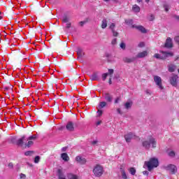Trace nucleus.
<instances>
[{
  "mask_svg": "<svg viewBox=\"0 0 179 179\" xmlns=\"http://www.w3.org/2000/svg\"><path fill=\"white\" fill-rule=\"evenodd\" d=\"M122 178L127 179L128 177L127 176V173H125V171H122Z\"/></svg>",
  "mask_w": 179,
  "mask_h": 179,
  "instance_id": "nucleus-32",
  "label": "nucleus"
},
{
  "mask_svg": "<svg viewBox=\"0 0 179 179\" xmlns=\"http://www.w3.org/2000/svg\"><path fill=\"white\" fill-rule=\"evenodd\" d=\"M157 142L153 137H150L148 140L143 142V146L145 149H150V146L155 149L156 148Z\"/></svg>",
  "mask_w": 179,
  "mask_h": 179,
  "instance_id": "nucleus-2",
  "label": "nucleus"
},
{
  "mask_svg": "<svg viewBox=\"0 0 179 179\" xmlns=\"http://www.w3.org/2000/svg\"><path fill=\"white\" fill-rule=\"evenodd\" d=\"M164 47H166V48H173V41H171V38H168L166 39Z\"/></svg>",
  "mask_w": 179,
  "mask_h": 179,
  "instance_id": "nucleus-10",
  "label": "nucleus"
},
{
  "mask_svg": "<svg viewBox=\"0 0 179 179\" xmlns=\"http://www.w3.org/2000/svg\"><path fill=\"white\" fill-rule=\"evenodd\" d=\"M115 1L118 3V2H120V0H115Z\"/></svg>",
  "mask_w": 179,
  "mask_h": 179,
  "instance_id": "nucleus-59",
  "label": "nucleus"
},
{
  "mask_svg": "<svg viewBox=\"0 0 179 179\" xmlns=\"http://www.w3.org/2000/svg\"><path fill=\"white\" fill-rule=\"evenodd\" d=\"M138 47H139V48H142L143 47H145V43L141 42L140 43H138Z\"/></svg>",
  "mask_w": 179,
  "mask_h": 179,
  "instance_id": "nucleus-42",
  "label": "nucleus"
},
{
  "mask_svg": "<svg viewBox=\"0 0 179 179\" xmlns=\"http://www.w3.org/2000/svg\"><path fill=\"white\" fill-rule=\"evenodd\" d=\"M138 3H141L142 2V0H137Z\"/></svg>",
  "mask_w": 179,
  "mask_h": 179,
  "instance_id": "nucleus-57",
  "label": "nucleus"
},
{
  "mask_svg": "<svg viewBox=\"0 0 179 179\" xmlns=\"http://www.w3.org/2000/svg\"><path fill=\"white\" fill-rule=\"evenodd\" d=\"M117 112L118 114H120V115H122V112L121 111V109H120V108H117Z\"/></svg>",
  "mask_w": 179,
  "mask_h": 179,
  "instance_id": "nucleus-50",
  "label": "nucleus"
},
{
  "mask_svg": "<svg viewBox=\"0 0 179 179\" xmlns=\"http://www.w3.org/2000/svg\"><path fill=\"white\" fill-rule=\"evenodd\" d=\"M100 124H101V121H99L96 122V125H100Z\"/></svg>",
  "mask_w": 179,
  "mask_h": 179,
  "instance_id": "nucleus-54",
  "label": "nucleus"
},
{
  "mask_svg": "<svg viewBox=\"0 0 179 179\" xmlns=\"http://www.w3.org/2000/svg\"><path fill=\"white\" fill-rule=\"evenodd\" d=\"M28 141H29L27 142V143H25L26 148H30V146H32V145L34 143L31 140H28Z\"/></svg>",
  "mask_w": 179,
  "mask_h": 179,
  "instance_id": "nucleus-29",
  "label": "nucleus"
},
{
  "mask_svg": "<svg viewBox=\"0 0 179 179\" xmlns=\"http://www.w3.org/2000/svg\"><path fill=\"white\" fill-rule=\"evenodd\" d=\"M63 23H68L69 22V17L66 15H64L62 19Z\"/></svg>",
  "mask_w": 179,
  "mask_h": 179,
  "instance_id": "nucleus-26",
  "label": "nucleus"
},
{
  "mask_svg": "<svg viewBox=\"0 0 179 179\" xmlns=\"http://www.w3.org/2000/svg\"><path fill=\"white\" fill-rule=\"evenodd\" d=\"M148 20H150V22L155 20V15H150V17H148Z\"/></svg>",
  "mask_w": 179,
  "mask_h": 179,
  "instance_id": "nucleus-40",
  "label": "nucleus"
},
{
  "mask_svg": "<svg viewBox=\"0 0 179 179\" xmlns=\"http://www.w3.org/2000/svg\"><path fill=\"white\" fill-rule=\"evenodd\" d=\"M103 97L108 103H111V101H113V95L110 94L109 93H106Z\"/></svg>",
  "mask_w": 179,
  "mask_h": 179,
  "instance_id": "nucleus-12",
  "label": "nucleus"
},
{
  "mask_svg": "<svg viewBox=\"0 0 179 179\" xmlns=\"http://www.w3.org/2000/svg\"><path fill=\"white\" fill-rule=\"evenodd\" d=\"M103 167L100 165H96L93 170L95 177H101L103 176Z\"/></svg>",
  "mask_w": 179,
  "mask_h": 179,
  "instance_id": "nucleus-4",
  "label": "nucleus"
},
{
  "mask_svg": "<svg viewBox=\"0 0 179 179\" xmlns=\"http://www.w3.org/2000/svg\"><path fill=\"white\" fill-rule=\"evenodd\" d=\"M132 10L135 13H139V12H141V7H139L138 5L135 4L132 7Z\"/></svg>",
  "mask_w": 179,
  "mask_h": 179,
  "instance_id": "nucleus-18",
  "label": "nucleus"
},
{
  "mask_svg": "<svg viewBox=\"0 0 179 179\" xmlns=\"http://www.w3.org/2000/svg\"><path fill=\"white\" fill-rule=\"evenodd\" d=\"M86 23V21H81L79 22L80 26H83Z\"/></svg>",
  "mask_w": 179,
  "mask_h": 179,
  "instance_id": "nucleus-49",
  "label": "nucleus"
},
{
  "mask_svg": "<svg viewBox=\"0 0 179 179\" xmlns=\"http://www.w3.org/2000/svg\"><path fill=\"white\" fill-rule=\"evenodd\" d=\"M59 179H66L65 177H64L62 173H61V170H59Z\"/></svg>",
  "mask_w": 179,
  "mask_h": 179,
  "instance_id": "nucleus-36",
  "label": "nucleus"
},
{
  "mask_svg": "<svg viewBox=\"0 0 179 179\" xmlns=\"http://www.w3.org/2000/svg\"><path fill=\"white\" fill-rule=\"evenodd\" d=\"M112 44L113 45H115V44H117V39L116 38H115L113 41H112Z\"/></svg>",
  "mask_w": 179,
  "mask_h": 179,
  "instance_id": "nucleus-47",
  "label": "nucleus"
},
{
  "mask_svg": "<svg viewBox=\"0 0 179 179\" xmlns=\"http://www.w3.org/2000/svg\"><path fill=\"white\" fill-rule=\"evenodd\" d=\"M143 174L144 176H149V171H143Z\"/></svg>",
  "mask_w": 179,
  "mask_h": 179,
  "instance_id": "nucleus-48",
  "label": "nucleus"
},
{
  "mask_svg": "<svg viewBox=\"0 0 179 179\" xmlns=\"http://www.w3.org/2000/svg\"><path fill=\"white\" fill-rule=\"evenodd\" d=\"M65 150H66V148H62V151H63V152H65Z\"/></svg>",
  "mask_w": 179,
  "mask_h": 179,
  "instance_id": "nucleus-56",
  "label": "nucleus"
},
{
  "mask_svg": "<svg viewBox=\"0 0 179 179\" xmlns=\"http://www.w3.org/2000/svg\"><path fill=\"white\" fill-rule=\"evenodd\" d=\"M8 167H9L10 169H13V163H9V164H8Z\"/></svg>",
  "mask_w": 179,
  "mask_h": 179,
  "instance_id": "nucleus-51",
  "label": "nucleus"
},
{
  "mask_svg": "<svg viewBox=\"0 0 179 179\" xmlns=\"http://www.w3.org/2000/svg\"><path fill=\"white\" fill-rule=\"evenodd\" d=\"M147 166L148 171H152L153 169L159 166V159L157 158H151L148 162H145L144 167Z\"/></svg>",
  "mask_w": 179,
  "mask_h": 179,
  "instance_id": "nucleus-1",
  "label": "nucleus"
},
{
  "mask_svg": "<svg viewBox=\"0 0 179 179\" xmlns=\"http://www.w3.org/2000/svg\"><path fill=\"white\" fill-rule=\"evenodd\" d=\"M77 55H78V59L82 58L85 55V53H83V50L80 48H77Z\"/></svg>",
  "mask_w": 179,
  "mask_h": 179,
  "instance_id": "nucleus-16",
  "label": "nucleus"
},
{
  "mask_svg": "<svg viewBox=\"0 0 179 179\" xmlns=\"http://www.w3.org/2000/svg\"><path fill=\"white\" fill-rule=\"evenodd\" d=\"M61 157L64 162H69V156L66 153H62Z\"/></svg>",
  "mask_w": 179,
  "mask_h": 179,
  "instance_id": "nucleus-19",
  "label": "nucleus"
},
{
  "mask_svg": "<svg viewBox=\"0 0 179 179\" xmlns=\"http://www.w3.org/2000/svg\"><path fill=\"white\" fill-rule=\"evenodd\" d=\"M71 27V23H67L66 24V29H70Z\"/></svg>",
  "mask_w": 179,
  "mask_h": 179,
  "instance_id": "nucleus-52",
  "label": "nucleus"
},
{
  "mask_svg": "<svg viewBox=\"0 0 179 179\" xmlns=\"http://www.w3.org/2000/svg\"><path fill=\"white\" fill-rule=\"evenodd\" d=\"M129 171L131 176H135V174H136V169H135V168H130Z\"/></svg>",
  "mask_w": 179,
  "mask_h": 179,
  "instance_id": "nucleus-28",
  "label": "nucleus"
},
{
  "mask_svg": "<svg viewBox=\"0 0 179 179\" xmlns=\"http://www.w3.org/2000/svg\"><path fill=\"white\" fill-rule=\"evenodd\" d=\"M147 56H148V51L145 50L139 52L137 55V58H145V57H147Z\"/></svg>",
  "mask_w": 179,
  "mask_h": 179,
  "instance_id": "nucleus-17",
  "label": "nucleus"
},
{
  "mask_svg": "<svg viewBox=\"0 0 179 179\" xmlns=\"http://www.w3.org/2000/svg\"><path fill=\"white\" fill-rule=\"evenodd\" d=\"M20 179H26V176L24 173H20Z\"/></svg>",
  "mask_w": 179,
  "mask_h": 179,
  "instance_id": "nucleus-46",
  "label": "nucleus"
},
{
  "mask_svg": "<svg viewBox=\"0 0 179 179\" xmlns=\"http://www.w3.org/2000/svg\"><path fill=\"white\" fill-rule=\"evenodd\" d=\"M108 73V75H109L110 78H113V75L114 73V70L113 69H108V73Z\"/></svg>",
  "mask_w": 179,
  "mask_h": 179,
  "instance_id": "nucleus-31",
  "label": "nucleus"
},
{
  "mask_svg": "<svg viewBox=\"0 0 179 179\" xmlns=\"http://www.w3.org/2000/svg\"><path fill=\"white\" fill-rule=\"evenodd\" d=\"M24 141H27V140L26 139V136H23L21 138H19L17 141V145L18 146H22L23 145V143H24Z\"/></svg>",
  "mask_w": 179,
  "mask_h": 179,
  "instance_id": "nucleus-15",
  "label": "nucleus"
},
{
  "mask_svg": "<svg viewBox=\"0 0 179 179\" xmlns=\"http://www.w3.org/2000/svg\"><path fill=\"white\" fill-rule=\"evenodd\" d=\"M178 73H179V69H178Z\"/></svg>",
  "mask_w": 179,
  "mask_h": 179,
  "instance_id": "nucleus-62",
  "label": "nucleus"
},
{
  "mask_svg": "<svg viewBox=\"0 0 179 179\" xmlns=\"http://www.w3.org/2000/svg\"><path fill=\"white\" fill-rule=\"evenodd\" d=\"M169 156L171 157H174L176 156V152L174 151L171 150L168 152Z\"/></svg>",
  "mask_w": 179,
  "mask_h": 179,
  "instance_id": "nucleus-33",
  "label": "nucleus"
},
{
  "mask_svg": "<svg viewBox=\"0 0 179 179\" xmlns=\"http://www.w3.org/2000/svg\"><path fill=\"white\" fill-rule=\"evenodd\" d=\"M112 81H111V77L109 78V85H111Z\"/></svg>",
  "mask_w": 179,
  "mask_h": 179,
  "instance_id": "nucleus-55",
  "label": "nucleus"
},
{
  "mask_svg": "<svg viewBox=\"0 0 179 179\" xmlns=\"http://www.w3.org/2000/svg\"><path fill=\"white\" fill-rule=\"evenodd\" d=\"M159 52L160 54H155L154 58H157V59H167V58L173 57L172 52H164L163 50H161Z\"/></svg>",
  "mask_w": 179,
  "mask_h": 179,
  "instance_id": "nucleus-3",
  "label": "nucleus"
},
{
  "mask_svg": "<svg viewBox=\"0 0 179 179\" xmlns=\"http://www.w3.org/2000/svg\"><path fill=\"white\" fill-rule=\"evenodd\" d=\"M0 19H2V17H0Z\"/></svg>",
  "mask_w": 179,
  "mask_h": 179,
  "instance_id": "nucleus-63",
  "label": "nucleus"
},
{
  "mask_svg": "<svg viewBox=\"0 0 179 179\" xmlns=\"http://www.w3.org/2000/svg\"><path fill=\"white\" fill-rule=\"evenodd\" d=\"M164 8L166 12H169V9H170V5L167 3L164 4Z\"/></svg>",
  "mask_w": 179,
  "mask_h": 179,
  "instance_id": "nucleus-30",
  "label": "nucleus"
},
{
  "mask_svg": "<svg viewBox=\"0 0 179 179\" xmlns=\"http://www.w3.org/2000/svg\"><path fill=\"white\" fill-rule=\"evenodd\" d=\"M92 145H96V144H97V141L95 140V141H92Z\"/></svg>",
  "mask_w": 179,
  "mask_h": 179,
  "instance_id": "nucleus-53",
  "label": "nucleus"
},
{
  "mask_svg": "<svg viewBox=\"0 0 179 179\" xmlns=\"http://www.w3.org/2000/svg\"><path fill=\"white\" fill-rule=\"evenodd\" d=\"M154 82L155 85H157V87L160 89V90H163L164 87H163V85L162 83V78L159 76H154Z\"/></svg>",
  "mask_w": 179,
  "mask_h": 179,
  "instance_id": "nucleus-5",
  "label": "nucleus"
},
{
  "mask_svg": "<svg viewBox=\"0 0 179 179\" xmlns=\"http://www.w3.org/2000/svg\"><path fill=\"white\" fill-rule=\"evenodd\" d=\"M109 28L110 29L111 31L114 30V29L115 28V24L111 23V24H110Z\"/></svg>",
  "mask_w": 179,
  "mask_h": 179,
  "instance_id": "nucleus-39",
  "label": "nucleus"
},
{
  "mask_svg": "<svg viewBox=\"0 0 179 179\" xmlns=\"http://www.w3.org/2000/svg\"><path fill=\"white\" fill-rule=\"evenodd\" d=\"M124 138L126 142H127V143H129L131 139H138V136H136L135 134L132 133H129L124 135Z\"/></svg>",
  "mask_w": 179,
  "mask_h": 179,
  "instance_id": "nucleus-6",
  "label": "nucleus"
},
{
  "mask_svg": "<svg viewBox=\"0 0 179 179\" xmlns=\"http://www.w3.org/2000/svg\"><path fill=\"white\" fill-rule=\"evenodd\" d=\"M107 27V20L103 19L102 20V24H101V29H106Z\"/></svg>",
  "mask_w": 179,
  "mask_h": 179,
  "instance_id": "nucleus-25",
  "label": "nucleus"
},
{
  "mask_svg": "<svg viewBox=\"0 0 179 179\" xmlns=\"http://www.w3.org/2000/svg\"><path fill=\"white\" fill-rule=\"evenodd\" d=\"M178 77L177 75H173L172 76L170 77V83L172 85V86H177V79Z\"/></svg>",
  "mask_w": 179,
  "mask_h": 179,
  "instance_id": "nucleus-8",
  "label": "nucleus"
},
{
  "mask_svg": "<svg viewBox=\"0 0 179 179\" xmlns=\"http://www.w3.org/2000/svg\"><path fill=\"white\" fill-rule=\"evenodd\" d=\"M103 1H105V2H108V0H103Z\"/></svg>",
  "mask_w": 179,
  "mask_h": 179,
  "instance_id": "nucleus-60",
  "label": "nucleus"
},
{
  "mask_svg": "<svg viewBox=\"0 0 179 179\" xmlns=\"http://www.w3.org/2000/svg\"><path fill=\"white\" fill-rule=\"evenodd\" d=\"M124 62H127V64H129L131 62H134V58H128V57H124L123 59Z\"/></svg>",
  "mask_w": 179,
  "mask_h": 179,
  "instance_id": "nucleus-24",
  "label": "nucleus"
},
{
  "mask_svg": "<svg viewBox=\"0 0 179 179\" xmlns=\"http://www.w3.org/2000/svg\"><path fill=\"white\" fill-rule=\"evenodd\" d=\"M76 160L77 162H78L80 164H85L86 163V159L83 158L80 156H77L76 158Z\"/></svg>",
  "mask_w": 179,
  "mask_h": 179,
  "instance_id": "nucleus-14",
  "label": "nucleus"
},
{
  "mask_svg": "<svg viewBox=\"0 0 179 179\" xmlns=\"http://www.w3.org/2000/svg\"><path fill=\"white\" fill-rule=\"evenodd\" d=\"M67 178H69V179H79V176H78V175H75L73 173H68Z\"/></svg>",
  "mask_w": 179,
  "mask_h": 179,
  "instance_id": "nucleus-20",
  "label": "nucleus"
},
{
  "mask_svg": "<svg viewBox=\"0 0 179 179\" xmlns=\"http://www.w3.org/2000/svg\"><path fill=\"white\" fill-rule=\"evenodd\" d=\"M166 170H169L172 174L177 173V166L173 164H169L166 167Z\"/></svg>",
  "mask_w": 179,
  "mask_h": 179,
  "instance_id": "nucleus-7",
  "label": "nucleus"
},
{
  "mask_svg": "<svg viewBox=\"0 0 179 179\" xmlns=\"http://www.w3.org/2000/svg\"><path fill=\"white\" fill-rule=\"evenodd\" d=\"M108 76V73H103L102 74V80L104 81L106 80V79H107V77Z\"/></svg>",
  "mask_w": 179,
  "mask_h": 179,
  "instance_id": "nucleus-35",
  "label": "nucleus"
},
{
  "mask_svg": "<svg viewBox=\"0 0 179 179\" xmlns=\"http://www.w3.org/2000/svg\"><path fill=\"white\" fill-rule=\"evenodd\" d=\"M90 80H100V77L99 76V73L97 72H95L94 73H92L91 76H90Z\"/></svg>",
  "mask_w": 179,
  "mask_h": 179,
  "instance_id": "nucleus-11",
  "label": "nucleus"
},
{
  "mask_svg": "<svg viewBox=\"0 0 179 179\" xmlns=\"http://www.w3.org/2000/svg\"><path fill=\"white\" fill-rule=\"evenodd\" d=\"M106 106H107V102H106V101L100 102L99 105L98 106V108L99 110H101V108H104V107H106Z\"/></svg>",
  "mask_w": 179,
  "mask_h": 179,
  "instance_id": "nucleus-22",
  "label": "nucleus"
},
{
  "mask_svg": "<svg viewBox=\"0 0 179 179\" xmlns=\"http://www.w3.org/2000/svg\"><path fill=\"white\" fill-rule=\"evenodd\" d=\"M40 162V156L35 157L34 163L37 164Z\"/></svg>",
  "mask_w": 179,
  "mask_h": 179,
  "instance_id": "nucleus-38",
  "label": "nucleus"
},
{
  "mask_svg": "<svg viewBox=\"0 0 179 179\" xmlns=\"http://www.w3.org/2000/svg\"><path fill=\"white\" fill-rule=\"evenodd\" d=\"M37 139L36 135H32L30 136L28 138H27V141H36Z\"/></svg>",
  "mask_w": 179,
  "mask_h": 179,
  "instance_id": "nucleus-27",
  "label": "nucleus"
},
{
  "mask_svg": "<svg viewBox=\"0 0 179 179\" xmlns=\"http://www.w3.org/2000/svg\"><path fill=\"white\" fill-rule=\"evenodd\" d=\"M112 33L114 36V37H117V36H118V32L115 31V30H112Z\"/></svg>",
  "mask_w": 179,
  "mask_h": 179,
  "instance_id": "nucleus-44",
  "label": "nucleus"
},
{
  "mask_svg": "<svg viewBox=\"0 0 179 179\" xmlns=\"http://www.w3.org/2000/svg\"><path fill=\"white\" fill-rule=\"evenodd\" d=\"M132 107V101H127L124 104V108L128 110Z\"/></svg>",
  "mask_w": 179,
  "mask_h": 179,
  "instance_id": "nucleus-23",
  "label": "nucleus"
},
{
  "mask_svg": "<svg viewBox=\"0 0 179 179\" xmlns=\"http://www.w3.org/2000/svg\"><path fill=\"white\" fill-rule=\"evenodd\" d=\"M120 100H121V99H120V97L116 98L115 100V103L118 104V103H120Z\"/></svg>",
  "mask_w": 179,
  "mask_h": 179,
  "instance_id": "nucleus-45",
  "label": "nucleus"
},
{
  "mask_svg": "<svg viewBox=\"0 0 179 179\" xmlns=\"http://www.w3.org/2000/svg\"><path fill=\"white\" fill-rule=\"evenodd\" d=\"M66 129H67V131H74L75 127H73V123L72 122H69L66 126Z\"/></svg>",
  "mask_w": 179,
  "mask_h": 179,
  "instance_id": "nucleus-13",
  "label": "nucleus"
},
{
  "mask_svg": "<svg viewBox=\"0 0 179 179\" xmlns=\"http://www.w3.org/2000/svg\"><path fill=\"white\" fill-rule=\"evenodd\" d=\"M97 114H98V117H101V115H102L103 114V110L98 109Z\"/></svg>",
  "mask_w": 179,
  "mask_h": 179,
  "instance_id": "nucleus-43",
  "label": "nucleus"
},
{
  "mask_svg": "<svg viewBox=\"0 0 179 179\" xmlns=\"http://www.w3.org/2000/svg\"><path fill=\"white\" fill-rule=\"evenodd\" d=\"M176 19H177L178 20H179V16H178V15H176Z\"/></svg>",
  "mask_w": 179,
  "mask_h": 179,
  "instance_id": "nucleus-58",
  "label": "nucleus"
},
{
  "mask_svg": "<svg viewBox=\"0 0 179 179\" xmlns=\"http://www.w3.org/2000/svg\"><path fill=\"white\" fill-rule=\"evenodd\" d=\"M127 45H125V43H120V48H122V50H125Z\"/></svg>",
  "mask_w": 179,
  "mask_h": 179,
  "instance_id": "nucleus-41",
  "label": "nucleus"
},
{
  "mask_svg": "<svg viewBox=\"0 0 179 179\" xmlns=\"http://www.w3.org/2000/svg\"><path fill=\"white\" fill-rule=\"evenodd\" d=\"M176 66L174 64H170L169 66H168V69L169 72H174V71H176Z\"/></svg>",
  "mask_w": 179,
  "mask_h": 179,
  "instance_id": "nucleus-21",
  "label": "nucleus"
},
{
  "mask_svg": "<svg viewBox=\"0 0 179 179\" xmlns=\"http://www.w3.org/2000/svg\"><path fill=\"white\" fill-rule=\"evenodd\" d=\"M125 23H126V24H134V20H126Z\"/></svg>",
  "mask_w": 179,
  "mask_h": 179,
  "instance_id": "nucleus-34",
  "label": "nucleus"
},
{
  "mask_svg": "<svg viewBox=\"0 0 179 179\" xmlns=\"http://www.w3.org/2000/svg\"><path fill=\"white\" fill-rule=\"evenodd\" d=\"M0 15H1V12H0Z\"/></svg>",
  "mask_w": 179,
  "mask_h": 179,
  "instance_id": "nucleus-64",
  "label": "nucleus"
},
{
  "mask_svg": "<svg viewBox=\"0 0 179 179\" xmlns=\"http://www.w3.org/2000/svg\"><path fill=\"white\" fill-rule=\"evenodd\" d=\"M131 27L133 29H136L141 33H146V29H145V27H143L142 25H132Z\"/></svg>",
  "mask_w": 179,
  "mask_h": 179,
  "instance_id": "nucleus-9",
  "label": "nucleus"
},
{
  "mask_svg": "<svg viewBox=\"0 0 179 179\" xmlns=\"http://www.w3.org/2000/svg\"><path fill=\"white\" fill-rule=\"evenodd\" d=\"M149 1H150V0H145V2H147V3H148V2H149Z\"/></svg>",
  "mask_w": 179,
  "mask_h": 179,
  "instance_id": "nucleus-61",
  "label": "nucleus"
},
{
  "mask_svg": "<svg viewBox=\"0 0 179 179\" xmlns=\"http://www.w3.org/2000/svg\"><path fill=\"white\" fill-rule=\"evenodd\" d=\"M24 155L25 156H31V155H33V151H27Z\"/></svg>",
  "mask_w": 179,
  "mask_h": 179,
  "instance_id": "nucleus-37",
  "label": "nucleus"
}]
</instances>
